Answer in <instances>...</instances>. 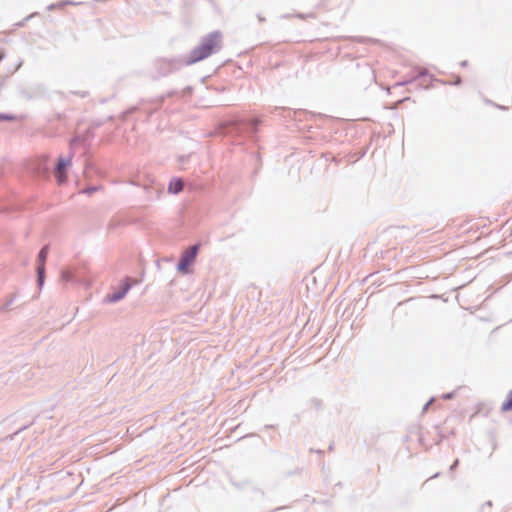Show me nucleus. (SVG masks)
<instances>
[{"mask_svg": "<svg viewBox=\"0 0 512 512\" xmlns=\"http://www.w3.org/2000/svg\"><path fill=\"white\" fill-rule=\"evenodd\" d=\"M183 189V183L180 179H173L170 181L168 191L173 194L179 193Z\"/></svg>", "mask_w": 512, "mask_h": 512, "instance_id": "nucleus-6", "label": "nucleus"}, {"mask_svg": "<svg viewBox=\"0 0 512 512\" xmlns=\"http://www.w3.org/2000/svg\"><path fill=\"white\" fill-rule=\"evenodd\" d=\"M453 397V393H447L443 395V399H451Z\"/></svg>", "mask_w": 512, "mask_h": 512, "instance_id": "nucleus-14", "label": "nucleus"}, {"mask_svg": "<svg viewBox=\"0 0 512 512\" xmlns=\"http://www.w3.org/2000/svg\"><path fill=\"white\" fill-rule=\"evenodd\" d=\"M78 4H79L78 2H73V1H70V0H64V1L58 2V7H64L66 5H78Z\"/></svg>", "mask_w": 512, "mask_h": 512, "instance_id": "nucleus-9", "label": "nucleus"}, {"mask_svg": "<svg viewBox=\"0 0 512 512\" xmlns=\"http://www.w3.org/2000/svg\"><path fill=\"white\" fill-rule=\"evenodd\" d=\"M93 191H96L95 187H92V188H89V189L86 190L87 193H91Z\"/></svg>", "mask_w": 512, "mask_h": 512, "instance_id": "nucleus-17", "label": "nucleus"}, {"mask_svg": "<svg viewBox=\"0 0 512 512\" xmlns=\"http://www.w3.org/2000/svg\"><path fill=\"white\" fill-rule=\"evenodd\" d=\"M130 288H131V285L129 284L128 279H126L122 283L121 288L119 290L105 296L104 302L105 303H116V302L122 300L127 295Z\"/></svg>", "mask_w": 512, "mask_h": 512, "instance_id": "nucleus-4", "label": "nucleus"}, {"mask_svg": "<svg viewBox=\"0 0 512 512\" xmlns=\"http://www.w3.org/2000/svg\"><path fill=\"white\" fill-rule=\"evenodd\" d=\"M502 410L503 411L512 410V390L509 392V394L507 396V400L505 402H503Z\"/></svg>", "mask_w": 512, "mask_h": 512, "instance_id": "nucleus-8", "label": "nucleus"}, {"mask_svg": "<svg viewBox=\"0 0 512 512\" xmlns=\"http://www.w3.org/2000/svg\"><path fill=\"white\" fill-rule=\"evenodd\" d=\"M427 74V71L426 70H421L419 72V76H425Z\"/></svg>", "mask_w": 512, "mask_h": 512, "instance_id": "nucleus-16", "label": "nucleus"}, {"mask_svg": "<svg viewBox=\"0 0 512 512\" xmlns=\"http://www.w3.org/2000/svg\"><path fill=\"white\" fill-rule=\"evenodd\" d=\"M415 79H416V77H412V78H409V79L404 80V81H402V82H398V83L396 84V86H404V85H407V84H409V83H412Z\"/></svg>", "mask_w": 512, "mask_h": 512, "instance_id": "nucleus-10", "label": "nucleus"}, {"mask_svg": "<svg viewBox=\"0 0 512 512\" xmlns=\"http://www.w3.org/2000/svg\"><path fill=\"white\" fill-rule=\"evenodd\" d=\"M461 65H462V66H466V61H463V62L461 63Z\"/></svg>", "mask_w": 512, "mask_h": 512, "instance_id": "nucleus-19", "label": "nucleus"}, {"mask_svg": "<svg viewBox=\"0 0 512 512\" xmlns=\"http://www.w3.org/2000/svg\"><path fill=\"white\" fill-rule=\"evenodd\" d=\"M455 83H456V84H459V83H460V78H458L457 80H455Z\"/></svg>", "mask_w": 512, "mask_h": 512, "instance_id": "nucleus-18", "label": "nucleus"}, {"mask_svg": "<svg viewBox=\"0 0 512 512\" xmlns=\"http://www.w3.org/2000/svg\"><path fill=\"white\" fill-rule=\"evenodd\" d=\"M11 120L12 117L9 116V115H5V114H0V120Z\"/></svg>", "mask_w": 512, "mask_h": 512, "instance_id": "nucleus-13", "label": "nucleus"}, {"mask_svg": "<svg viewBox=\"0 0 512 512\" xmlns=\"http://www.w3.org/2000/svg\"><path fill=\"white\" fill-rule=\"evenodd\" d=\"M222 34L219 31H213L204 36L190 53L189 57L184 60V64L191 65L199 62L221 48Z\"/></svg>", "mask_w": 512, "mask_h": 512, "instance_id": "nucleus-1", "label": "nucleus"}, {"mask_svg": "<svg viewBox=\"0 0 512 512\" xmlns=\"http://www.w3.org/2000/svg\"><path fill=\"white\" fill-rule=\"evenodd\" d=\"M433 401H434V398H431V399H430V400H429V401L424 405V407H423V411H424V412H425V411L428 409V407L433 403Z\"/></svg>", "mask_w": 512, "mask_h": 512, "instance_id": "nucleus-11", "label": "nucleus"}, {"mask_svg": "<svg viewBox=\"0 0 512 512\" xmlns=\"http://www.w3.org/2000/svg\"><path fill=\"white\" fill-rule=\"evenodd\" d=\"M49 248L48 246H44L39 254H38V266H37V283L39 288L41 289L44 285L45 279V262L48 256Z\"/></svg>", "mask_w": 512, "mask_h": 512, "instance_id": "nucleus-3", "label": "nucleus"}, {"mask_svg": "<svg viewBox=\"0 0 512 512\" xmlns=\"http://www.w3.org/2000/svg\"><path fill=\"white\" fill-rule=\"evenodd\" d=\"M60 280L62 282H73L74 278L72 272L68 270L62 271L60 275Z\"/></svg>", "mask_w": 512, "mask_h": 512, "instance_id": "nucleus-7", "label": "nucleus"}, {"mask_svg": "<svg viewBox=\"0 0 512 512\" xmlns=\"http://www.w3.org/2000/svg\"><path fill=\"white\" fill-rule=\"evenodd\" d=\"M62 7H58V3H55V4H51L47 7L48 10H53V9H61Z\"/></svg>", "mask_w": 512, "mask_h": 512, "instance_id": "nucleus-12", "label": "nucleus"}, {"mask_svg": "<svg viewBox=\"0 0 512 512\" xmlns=\"http://www.w3.org/2000/svg\"><path fill=\"white\" fill-rule=\"evenodd\" d=\"M198 250L199 246L193 245L182 253L180 261L177 265L178 272H180L181 274L190 273L189 266L195 261Z\"/></svg>", "mask_w": 512, "mask_h": 512, "instance_id": "nucleus-2", "label": "nucleus"}, {"mask_svg": "<svg viewBox=\"0 0 512 512\" xmlns=\"http://www.w3.org/2000/svg\"><path fill=\"white\" fill-rule=\"evenodd\" d=\"M458 465V460H455L454 463L451 465L450 469L454 470Z\"/></svg>", "mask_w": 512, "mask_h": 512, "instance_id": "nucleus-15", "label": "nucleus"}, {"mask_svg": "<svg viewBox=\"0 0 512 512\" xmlns=\"http://www.w3.org/2000/svg\"><path fill=\"white\" fill-rule=\"evenodd\" d=\"M71 157L63 158L60 157L56 166V178L59 184H62L66 181L67 175L65 173V169L70 165Z\"/></svg>", "mask_w": 512, "mask_h": 512, "instance_id": "nucleus-5", "label": "nucleus"}]
</instances>
